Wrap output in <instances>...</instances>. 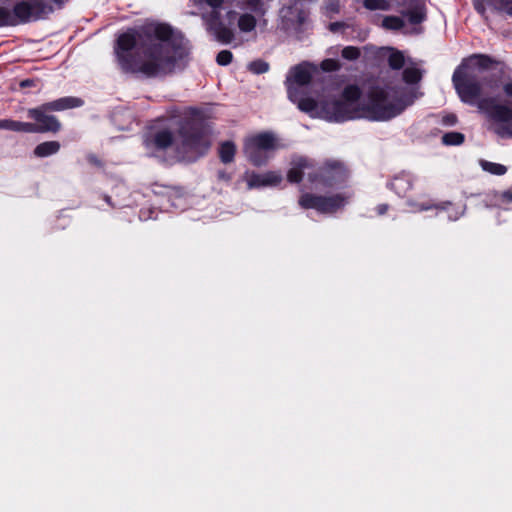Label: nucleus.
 Segmentation results:
<instances>
[{
    "mask_svg": "<svg viewBox=\"0 0 512 512\" xmlns=\"http://www.w3.org/2000/svg\"><path fill=\"white\" fill-rule=\"evenodd\" d=\"M311 80V69L303 63L290 69L286 79L288 96L297 103L298 108L311 117L328 121L342 122L365 118L371 121H388L401 114L418 97L415 89L375 88L367 99L361 98V92L355 85L347 86L341 99L317 102L310 97L298 99L293 85L303 86Z\"/></svg>",
    "mask_w": 512,
    "mask_h": 512,
    "instance_id": "nucleus-1",
    "label": "nucleus"
},
{
    "mask_svg": "<svg viewBox=\"0 0 512 512\" xmlns=\"http://www.w3.org/2000/svg\"><path fill=\"white\" fill-rule=\"evenodd\" d=\"M145 40L132 56L131 51L141 40V34L127 31L117 38L115 55L121 69L146 77H158L172 72L178 60L186 54L183 39L166 24L152 23L144 28Z\"/></svg>",
    "mask_w": 512,
    "mask_h": 512,
    "instance_id": "nucleus-2",
    "label": "nucleus"
},
{
    "mask_svg": "<svg viewBox=\"0 0 512 512\" xmlns=\"http://www.w3.org/2000/svg\"><path fill=\"white\" fill-rule=\"evenodd\" d=\"M490 62L487 56L474 55L455 70L452 81L460 99L492 120L498 135L512 136V109L497 102L501 90L498 79L480 76Z\"/></svg>",
    "mask_w": 512,
    "mask_h": 512,
    "instance_id": "nucleus-3",
    "label": "nucleus"
},
{
    "mask_svg": "<svg viewBox=\"0 0 512 512\" xmlns=\"http://www.w3.org/2000/svg\"><path fill=\"white\" fill-rule=\"evenodd\" d=\"M82 105L83 101L80 98L69 96L45 103L37 108L29 109L28 116L37 122V124H34L35 130L32 133L57 132L60 129V122L55 116L47 115L48 111H63Z\"/></svg>",
    "mask_w": 512,
    "mask_h": 512,
    "instance_id": "nucleus-4",
    "label": "nucleus"
},
{
    "mask_svg": "<svg viewBox=\"0 0 512 512\" xmlns=\"http://www.w3.org/2000/svg\"><path fill=\"white\" fill-rule=\"evenodd\" d=\"M195 5H207L210 10L202 12L201 18L207 29L213 33L215 38L224 44H229L235 39L234 31L221 22V15L225 0H193Z\"/></svg>",
    "mask_w": 512,
    "mask_h": 512,
    "instance_id": "nucleus-5",
    "label": "nucleus"
},
{
    "mask_svg": "<svg viewBox=\"0 0 512 512\" xmlns=\"http://www.w3.org/2000/svg\"><path fill=\"white\" fill-rule=\"evenodd\" d=\"M280 147L277 138L271 133H261L248 137L244 142V154L255 166L267 163L271 153Z\"/></svg>",
    "mask_w": 512,
    "mask_h": 512,
    "instance_id": "nucleus-6",
    "label": "nucleus"
},
{
    "mask_svg": "<svg viewBox=\"0 0 512 512\" xmlns=\"http://www.w3.org/2000/svg\"><path fill=\"white\" fill-rule=\"evenodd\" d=\"M345 204L346 198L341 195L322 197L306 193L299 199V205L302 208L315 209L320 213H333Z\"/></svg>",
    "mask_w": 512,
    "mask_h": 512,
    "instance_id": "nucleus-7",
    "label": "nucleus"
},
{
    "mask_svg": "<svg viewBox=\"0 0 512 512\" xmlns=\"http://www.w3.org/2000/svg\"><path fill=\"white\" fill-rule=\"evenodd\" d=\"M398 6L402 7L400 13L411 24H419L426 19V7L424 0H398Z\"/></svg>",
    "mask_w": 512,
    "mask_h": 512,
    "instance_id": "nucleus-8",
    "label": "nucleus"
},
{
    "mask_svg": "<svg viewBox=\"0 0 512 512\" xmlns=\"http://www.w3.org/2000/svg\"><path fill=\"white\" fill-rule=\"evenodd\" d=\"M245 180L250 189L276 186L282 181L280 173L275 171H268L265 173H247Z\"/></svg>",
    "mask_w": 512,
    "mask_h": 512,
    "instance_id": "nucleus-9",
    "label": "nucleus"
},
{
    "mask_svg": "<svg viewBox=\"0 0 512 512\" xmlns=\"http://www.w3.org/2000/svg\"><path fill=\"white\" fill-rule=\"evenodd\" d=\"M210 146V140L206 134H193L187 137L183 143L185 152H193L195 156L203 154Z\"/></svg>",
    "mask_w": 512,
    "mask_h": 512,
    "instance_id": "nucleus-10",
    "label": "nucleus"
},
{
    "mask_svg": "<svg viewBox=\"0 0 512 512\" xmlns=\"http://www.w3.org/2000/svg\"><path fill=\"white\" fill-rule=\"evenodd\" d=\"M173 142V136L169 130H161L156 132L153 136L147 137L145 145L149 149H166Z\"/></svg>",
    "mask_w": 512,
    "mask_h": 512,
    "instance_id": "nucleus-11",
    "label": "nucleus"
},
{
    "mask_svg": "<svg viewBox=\"0 0 512 512\" xmlns=\"http://www.w3.org/2000/svg\"><path fill=\"white\" fill-rule=\"evenodd\" d=\"M311 168L312 165L307 159L298 157L293 160L292 167L287 174V178L292 183H298L302 180L305 171L310 170Z\"/></svg>",
    "mask_w": 512,
    "mask_h": 512,
    "instance_id": "nucleus-12",
    "label": "nucleus"
},
{
    "mask_svg": "<svg viewBox=\"0 0 512 512\" xmlns=\"http://www.w3.org/2000/svg\"><path fill=\"white\" fill-rule=\"evenodd\" d=\"M345 175L346 170L344 166L338 162L327 163L320 171V177L327 182L341 180Z\"/></svg>",
    "mask_w": 512,
    "mask_h": 512,
    "instance_id": "nucleus-13",
    "label": "nucleus"
},
{
    "mask_svg": "<svg viewBox=\"0 0 512 512\" xmlns=\"http://www.w3.org/2000/svg\"><path fill=\"white\" fill-rule=\"evenodd\" d=\"M11 16L12 20L15 21V25L28 22L33 18L32 6L24 1L20 2L11 11Z\"/></svg>",
    "mask_w": 512,
    "mask_h": 512,
    "instance_id": "nucleus-14",
    "label": "nucleus"
},
{
    "mask_svg": "<svg viewBox=\"0 0 512 512\" xmlns=\"http://www.w3.org/2000/svg\"><path fill=\"white\" fill-rule=\"evenodd\" d=\"M0 129L25 133H32L35 130L33 123L20 122L9 119L0 120Z\"/></svg>",
    "mask_w": 512,
    "mask_h": 512,
    "instance_id": "nucleus-15",
    "label": "nucleus"
},
{
    "mask_svg": "<svg viewBox=\"0 0 512 512\" xmlns=\"http://www.w3.org/2000/svg\"><path fill=\"white\" fill-rule=\"evenodd\" d=\"M257 25V20L254 15L251 13H242L238 17L237 26L242 33H250L255 30Z\"/></svg>",
    "mask_w": 512,
    "mask_h": 512,
    "instance_id": "nucleus-16",
    "label": "nucleus"
},
{
    "mask_svg": "<svg viewBox=\"0 0 512 512\" xmlns=\"http://www.w3.org/2000/svg\"><path fill=\"white\" fill-rule=\"evenodd\" d=\"M60 149V143L57 141L43 142L36 146L34 154L37 157H47L57 153Z\"/></svg>",
    "mask_w": 512,
    "mask_h": 512,
    "instance_id": "nucleus-17",
    "label": "nucleus"
},
{
    "mask_svg": "<svg viewBox=\"0 0 512 512\" xmlns=\"http://www.w3.org/2000/svg\"><path fill=\"white\" fill-rule=\"evenodd\" d=\"M236 146L231 141L223 142L219 148V156L223 163H230L234 160Z\"/></svg>",
    "mask_w": 512,
    "mask_h": 512,
    "instance_id": "nucleus-18",
    "label": "nucleus"
},
{
    "mask_svg": "<svg viewBox=\"0 0 512 512\" xmlns=\"http://www.w3.org/2000/svg\"><path fill=\"white\" fill-rule=\"evenodd\" d=\"M386 51L388 52L389 66L395 70L402 68L405 62L404 55L400 51L392 48H387Z\"/></svg>",
    "mask_w": 512,
    "mask_h": 512,
    "instance_id": "nucleus-19",
    "label": "nucleus"
},
{
    "mask_svg": "<svg viewBox=\"0 0 512 512\" xmlns=\"http://www.w3.org/2000/svg\"><path fill=\"white\" fill-rule=\"evenodd\" d=\"M480 166L484 171L493 175H504L507 172L504 165L486 160H480Z\"/></svg>",
    "mask_w": 512,
    "mask_h": 512,
    "instance_id": "nucleus-20",
    "label": "nucleus"
},
{
    "mask_svg": "<svg viewBox=\"0 0 512 512\" xmlns=\"http://www.w3.org/2000/svg\"><path fill=\"white\" fill-rule=\"evenodd\" d=\"M382 27L388 30H399L404 27V21L397 16H385L382 20Z\"/></svg>",
    "mask_w": 512,
    "mask_h": 512,
    "instance_id": "nucleus-21",
    "label": "nucleus"
},
{
    "mask_svg": "<svg viewBox=\"0 0 512 512\" xmlns=\"http://www.w3.org/2000/svg\"><path fill=\"white\" fill-rule=\"evenodd\" d=\"M403 79L409 84L417 83L421 79V72L415 67H406L403 72Z\"/></svg>",
    "mask_w": 512,
    "mask_h": 512,
    "instance_id": "nucleus-22",
    "label": "nucleus"
},
{
    "mask_svg": "<svg viewBox=\"0 0 512 512\" xmlns=\"http://www.w3.org/2000/svg\"><path fill=\"white\" fill-rule=\"evenodd\" d=\"M363 4L368 10H388L390 8L388 0H364Z\"/></svg>",
    "mask_w": 512,
    "mask_h": 512,
    "instance_id": "nucleus-23",
    "label": "nucleus"
},
{
    "mask_svg": "<svg viewBox=\"0 0 512 512\" xmlns=\"http://www.w3.org/2000/svg\"><path fill=\"white\" fill-rule=\"evenodd\" d=\"M464 135L459 132H449L443 135L442 142L445 145H459L463 143Z\"/></svg>",
    "mask_w": 512,
    "mask_h": 512,
    "instance_id": "nucleus-24",
    "label": "nucleus"
},
{
    "mask_svg": "<svg viewBox=\"0 0 512 512\" xmlns=\"http://www.w3.org/2000/svg\"><path fill=\"white\" fill-rule=\"evenodd\" d=\"M248 68L254 74H262L269 70V64L263 60H256L251 62Z\"/></svg>",
    "mask_w": 512,
    "mask_h": 512,
    "instance_id": "nucleus-25",
    "label": "nucleus"
},
{
    "mask_svg": "<svg viewBox=\"0 0 512 512\" xmlns=\"http://www.w3.org/2000/svg\"><path fill=\"white\" fill-rule=\"evenodd\" d=\"M15 26V21L12 20L11 11L5 7H0V27Z\"/></svg>",
    "mask_w": 512,
    "mask_h": 512,
    "instance_id": "nucleus-26",
    "label": "nucleus"
},
{
    "mask_svg": "<svg viewBox=\"0 0 512 512\" xmlns=\"http://www.w3.org/2000/svg\"><path fill=\"white\" fill-rule=\"evenodd\" d=\"M342 56L347 60H355L360 56V51L357 47L347 46L342 50Z\"/></svg>",
    "mask_w": 512,
    "mask_h": 512,
    "instance_id": "nucleus-27",
    "label": "nucleus"
},
{
    "mask_svg": "<svg viewBox=\"0 0 512 512\" xmlns=\"http://www.w3.org/2000/svg\"><path fill=\"white\" fill-rule=\"evenodd\" d=\"M232 58H233V55L230 51L222 50L218 53L216 61L219 65L225 66V65H228L229 63H231Z\"/></svg>",
    "mask_w": 512,
    "mask_h": 512,
    "instance_id": "nucleus-28",
    "label": "nucleus"
},
{
    "mask_svg": "<svg viewBox=\"0 0 512 512\" xmlns=\"http://www.w3.org/2000/svg\"><path fill=\"white\" fill-rule=\"evenodd\" d=\"M262 0H248L247 5L250 7L257 15L262 16L265 14V9L262 8L261 4Z\"/></svg>",
    "mask_w": 512,
    "mask_h": 512,
    "instance_id": "nucleus-29",
    "label": "nucleus"
},
{
    "mask_svg": "<svg viewBox=\"0 0 512 512\" xmlns=\"http://www.w3.org/2000/svg\"><path fill=\"white\" fill-rule=\"evenodd\" d=\"M321 68L325 71H335L339 68V63L334 59H326L321 63Z\"/></svg>",
    "mask_w": 512,
    "mask_h": 512,
    "instance_id": "nucleus-30",
    "label": "nucleus"
},
{
    "mask_svg": "<svg viewBox=\"0 0 512 512\" xmlns=\"http://www.w3.org/2000/svg\"><path fill=\"white\" fill-rule=\"evenodd\" d=\"M392 186L393 188L399 192L402 188H404L405 186H409V183L407 181H405L404 179H395L393 182H392Z\"/></svg>",
    "mask_w": 512,
    "mask_h": 512,
    "instance_id": "nucleus-31",
    "label": "nucleus"
},
{
    "mask_svg": "<svg viewBox=\"0 0 512 512\" xmlns=\"http://www.w3.org/2000/svg\"><path fill=\"white\" fill-rule=\"evenodd\" d=\"M501 7L512 15V0L511 1H501Z\"/></svg>",
    "mask_w": 512,
    "mask_h": 512,
    "instance_id": "nucleus-32",
    "label": "nucleus"
},
{
    "mask_svg": "<svg viewBox=\"0 0 512 512\" xmlns=\"http://www.w3.org/2000/svg\"><path fill=\"white\" fill-rule=\"evenodd\" d=\"M502 89L504 90L506 95L512 97V81L504 84Z\"/></svg>",
    "mask_w": 512,
    "mask_h": 512,
    "instance_id": "nucleus-33",
    "label": "nucleus"
},
{
    "mask_svg": "<svg viewBox=\"0 0 512 512\" xmlns=\"http://www.w3.org/2000/svg\"><path fill=\"white\" fill-rule=\"evenodd\" d=\"M236 15H237L236 11H234V10H232V9H230V10H228V11L226 12V18L229 20V22H231L232 20H234V19H235V17H236Z\"/></svg>",
    "mask_w": 512,
    "mask_h": 512,
    "instance_id": "nucleus-34",
    "label": "nucleus"
},
{
    "mask_svg": "<svg viewBox=\"0 0 512 512\" xmlns=\"http://www.w3.org/2000/svg\"><path fill=\"white\" fill-rule=\"evenodd\" d=\"M388 209V206L385 204H381L377 207V211L380 215L384 214Z\"/></svg>",
    "mask_w": 512,
    "mask_h": 512,
    "instance_id": "nucleus-35",
    "label": "nucleus"
},
{
    "mask_svg": "<svg viewBox=\"0 0 512 512\" xmlns=\"http://www.w3.org/2000/svg\"><path fill=\"white\" fill-rule=\"evenodd\" d=\"M503 198L512 202V191H506L502 194Z\"/></svg>",
    "mask_w": 512,
    "mask_h": 512,
    "instance_id": "nucleus-36",
    "label": "nucleus"
},
{
    "mask_svg": "<svg viewBox=\"0 0 512 512\" xmlns=\"http://www.w3.org/2000/svg\"><path fill=\"white\" fill-rule=\"evenodd\" d=\"M455 122H456V117L454 115H451V116L447 117V119H446V123L449 125H453V124H455Z\"/></svg>",
    "mask_w": 512,
    "mask_h": 512,
    "instance_id": "nucleus-37",
    "label": "nucleus"
},
{
    "mask_svg": "<svg viewBox=\"0 0 512 512\" xmlns=\"http://www.w3.org/2000/svg\"><path fill=\"white\" fill-rule=\"evenodd\" d=\"M31 84V81L30 80H24L21 82V86L25 87V86H29Z\"/></svg>",
    "mask_w": 512,
    "mask_h": 512,
    "instance_id": "nucleus-38",
    "label": "nucleus"
},
{
    "mask_svg": "<svg viewBox=\"0 0 512 512\" xmlns=\"http://www.w3.org/2000/svg\"><path fill=\"white\" fill-rule=\"evenodd\" d=\"M308 177H309L311 182L316 181V176L312 175V173H310V172L308 173Z\"/></svg>",
    "mask_w": 512,
    "mask_h": 512,
    "instance_id": "nucleus-39",
    "label": "nucleus"
},
{
    "mask_svg": "<svg viewBox=\"0 0 512 512\" xmlns=\"http://www.w3.org/2000/svg\"><path fill=\"white\" fill-rule=\"evenodd\" d=\"M290 8L289 9H282L281 13L283 15V17H287V14L289 12Z\"/></svg>",
    "mask_w": 512,
    "mask_h": 512,
    "instance_id": "nucleus-40",
    "label": "nucleus"
},
{
    "mask_svg": "<svg viewBox=\"0 0 512 512\" xmlns=\"http://www.w3.org/2000/svg\"><path fill=\"white\" fill-rule=\"evenodd\" d=\"M219 177H220V178H222V179H224V180H226V181H228V180H229V176H226L224 173H220V174H219Z\"/></svg>",
    "mask_w": 512,
    "mask_h": 512,
    "instance_id": "nucleus-41",
    "label": "nucleus"
},
{
    "mask_svg": "<svg viewBox=\"0 0 512 512\" xmlns=\"http://www.w3.org/2000/svg\"><path fill=\"white\" fill-rule=\"evenodd\" d=\"M304 21V15L303 14H300L299 15V22H303Z\"/></svg>",
    "mask_w": 512,
    "mask_h": 512,
    "instance_id": "nucleus-42",
    "label": "nucleus"
},
{
    "mask_svg": "<svg viewBox=\"0 0 512 512\" xmlns=\"http://www.w3.org/2000/svg\"><path fill=\"white\" fill-rule=\"evenodd\" d=\"M427 209H428V207H424V206H421V207L419 208V210H427Z\"/></svg>",
    "mask_w": 512,
    "mask_h": 512,
    "instance_id": "nucleus-43",
    "label": "nucleus"
},
{
    "mask_svg": "<svg viewBox=\"0 0 512 512\" xmlns=\"http://www.w3.org/2000/svg\"><path fill=\"white\" fill-rule=\"evenodd\" d=\"M57 3H61L63 0H54Z\"/></svg>",
    "mask_w": 512,
    "mask_h": 512,
    "instance_id": "nucleus-44",
    "label": "nucleus"
}]
</instances>
